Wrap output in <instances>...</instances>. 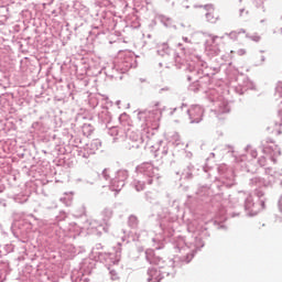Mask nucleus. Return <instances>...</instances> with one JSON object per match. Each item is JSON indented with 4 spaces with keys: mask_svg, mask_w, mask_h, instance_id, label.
Returning a JSON list of instances; mask_svg holds the SVG:
<instances>
[{
    "mask_svg": "<svg viewBox=\"0 0 282 282\" xmlns=\"http://www.w3.org/2000/svg\"><path fill=\"white\" fill-rule=\"evenodd\" d=\"M189 116H192V118H195L196 122H199L202 120V116H204V110L199 106H194L189 110Z\"/></svg>",
    "mask_w": 282,
    "mask_h": 282,
    "instance_id": "f257e3e1",
    "label": "nucleus"
},
{
    "mask_svg": "<svg viewBox=\"0 0 282 282\" xmlns=\"http://www.w3.org/2000/svg\"><path fill=\"white\" fill-rule=\"evenodd\" d=\"M215 39H217V36H214V37H213V41H215Z\"/></svg>",
    "mask_w": 282,
    "mask_h": 282,
    "instance_id": "f03ea898",
    "label": "nucleus"
}]
</instances>
